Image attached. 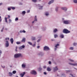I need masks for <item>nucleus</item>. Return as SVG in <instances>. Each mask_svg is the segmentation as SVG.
Here are the masks:
<instances>
[{"label":"nucleus","mask_w":77,"mask_h":77,"mask_svg":"<svg viewBox=\"0 0 77 77\" xmlns=\"http://www.w3.org/2000/svg\"><path fill=\"white\" fill-rule=\"evenodd\" d=\"M35 37H32V40H35Z\"/></svg>","instance_id":"7c9ffc66"},{"label":"nucleus","mask_w":77,"mask_h":77,"mask_svg":"<svg viewBox=\"0 0 77 77\" xmlns=\"http://www.w3.org/2000/svg\"><path fill=\"white\" fill-rule=\"evenodd\" d=\"M18 18L16 17L15 19V21H18Z\"/></svg>","instance_id":"e433bc0d"},{"label":"nucleus","mask_w":77,"mask_h":77,"mask_svg":"<svg viewBox=\"0 0 77 77\" xmlns=\"http://www.w3.org/2000/svg\"><path fill=\"white\" fill-rule=\"evenodd\" d=\"M7 17H5V22L6 23H8V20H7Z\"/></svg>","instance_id":"4be33fe9"},{"label":"nucleus","mask_w":77,"mask_h":77,"mask_svg":"<svg viewBox=\"0 0 77 77\" xmlns=\"http://www.w3.org/2000/svg\"><path fill=\"white\" fill-rule=\"evenodd\" d=\"M43 68H46V66H43Z\"/></svg>","instance_id":"13d9d810"},{"label":"nucleus","mask_w":77,"mask_h":77,"mask_svg":"<svg viewBox=\"0 0 77 77\" xmlns=\"http://www.w3.org/2000/svg\"><path fill=\"white\" fill-rule=\"evenodd\" d=\"M63 32L64 33H66V34H67V33H69L70 32V31L66 29H63Z\"/></svg>","instance_id":"f03ea898"},{"label":"nucleus","mask_w":77,"mask_h":77,"mask_svg":"<svg viewBox=\"0 0 77 77\" xmlns=\"http://www.w3.org/2000/svg\"><path fill=\"white\" fill-rule=\"evenodd\" d=\"M66 73H68V72H70V70H66Z\"/></svg>","instance_id":"37998d69"},{"label":"nucleus","mask_w":77,"mask_h":77,"mask_svg":"<svg viewBox=\"0 0 77 77\" xmlns=\"http://www.w3.org/2000/svg\"><path fill=\"white\" fill-rule=\"evenodd\" d=\"M32 1L33 2H37V0H32Z\"/></svg>","instance_id":"f704fd0d"},{"label":"nucleus","mask_w":77,"mask_h":77,"mask_svg":"<svg viewBox=\"0 0 77 77\" xmlns=\"http://www.w3.org/2000/svg\"><path fill=\"white\" fill-rule=\"evenodd\" d=\"M8 74L9 75V76H11V75H12V73L10 72Z\"/></svg>","instance_id":"f3484780"},{"label":"nucleus","mask_w":77,"mask_h":77,"mask_svg":"<svg viewBox=\"0 0 77 77\" xmlns=\"http://www.w3.org/2000/svg\"><path fill=\"white\" fill-rule=\"evenodd\" d=\"M30 73L31 74H34V75H36V72L35 70H32L30 72Z\"/></svg>","instance_id":"7ed1b4c3"},{"label":"nucleus","mask_w":77,"mask_h":77,"mask_svg":"<svg viewBox=\"0 0 77 77\" xmlns=\"http://www.w3.org/2000/svg\"><path fill=\"white\" fill-rule=\"evenodd\" d=\"M51 61H49V64H51Z\"/></svg>","instance_id":"6e6d98bb"},{"label":"nucleus","mask_w":77,"mask_h":77,"mask_svg":"<svg viewBox=\"0 0 77 77\" xmlns=\"http://www.w3.org/2000/svg\"><path fill=\"white\" fill-rule=\"evenodd\" d=\"M54 2V0H52L51 1H50L48 3V5H50L51 4V3H53Z\"/></svg>","instance_id":"1a4fd4ad"},{"label":"nucleus","mask_w":77,"mask_h":77,"mask_svg":"<svg viewBox=\"0 0 77 77\" xmlns=\"http://www.w3.org/2000/svg\"><path fill=\"white\" fill-rule=\"evenodd\" d=\"M22 66L23 68H25L26 67V65L25 64H22Z\"/></svg>","instance_id":"b1692460"},{"label":"nucleus","mask_w":77,"mask_h":77,"mask_svg":"<svg viewBox=\"0 0 77 77\" xmlns=\"http://www.w3.org/2000/svg\"><path fill=\"white\" fill-rule=\"evenodd\" d=\"M44 74H45V75H46V74H47V73H46V72H44Z\"/></svg>","instance_id":"603ef678"},{"label":"nucleus","mask_w":77,"mask_h":77,"mask_svg":"<svg viewBox=\"0 0 77 77\" xmlns=\"http://www.w3.org/2000/svg\"><path fill=\"white\" fill-rule=\"evenodd\" d=\"M16 44H17V45H18L19 44H21V42H16Z\"/></svg>","instance_id":"aec40b11"},{"label":"nucleus","mask_w":77,"mask_h":77,"mask_svg":"<svg viewBox=\"0 0 77 77\" xmlns=\"http://www.w3.org/2000/svg\"><path fill=\"white\" fill-rule=\"evenodd\" d=\"M9 21L10 22H11V19H9Z\"/></svg>","instance_id":"69168bd1"},{"label":"nucleus","mask_w":77,"mask_h":77,"mask_svg":"<svg viewBox=\"0 0 77 77\" xmlns=\"http://www.w3.org/2000/svg\"><path fill=\"white\" fill-rule=\"evenodd\" d=\"M61 9L63 10H64V11H66L67 10V8L66 7H63L61 8Z\"/></svg>","instance_id":"9b49d317"},{"label":"nucleus","mask_w":77,"mask_h":77,"mask_svg":"<svg viewBox=\"0 0 77 77\" xmlns=\"http://www.w3.org/2000/svg\"><path fill=\"white\" fill-rule=\"evenodd\" d=\"M35 45H36L35 44H34L33 45V46L35 47Z\"/></svg>","instance_id":"864d4df0"},{"label":"nucleus","mask_w":77,"mask_h":77,"mask_svg":"<svg viewBox=\"0 0 77 77\" xmlns=\"http://www.w3.org/2000/svg\"><path fill=\"white\" fill-rule=\"evenodd\" d=\"M74 49V48L72 47H71L69 48L70 50H73Z\"/></svg>","instance_id":"c85d7f7f"},{"label":"nucleus","mask_w":77,"mask_h":77,"mask_svg":"<svg viewBox=\"0 0 77 77\" xmlns=\"http://www.w3.org/2000/svg\"><path fill=\"white\" fill-rule=\"evenodd\" d=\"M39 71H41V70H42V68H40L38 69Z\"/></svg>","instance_id":"79ce46f5"},{"label":"nucleus","mask_w":77,"mask_h":77,"mask_svg":"<svg viewBox=\"0 0 77 77\" xmlns=\"http://www.w3.org/2000/svg\"><path fill=\"white\" fill-rule=\"evenodd\" d=\"M44 50H50V48H49V47H47V46H45L44 48Z\"/></svg>","instance_id":"20e7f679"},{"label":"nucleus","mask_w":77,"mask_h":77,"mask_svg":"<svg viewBox=\"0 0 77 77\" xmlns=\"http://www.w3.org/2000/svg\"><path fill=\"white\" fill-rule=\"evenodd\" d=\"M10 41L11 44H13V43L14 42V39H13V38H11L10 39Z\"/></svg>","instance_id":"4468645a"},{"label":"nucleus","mask_w":77,"mask_h":77,"mask_svg":"<svg viewBox=\"0 0 77 77\" xmlns=\"http://www.w3.org/2000/svg\"><path fill=\"white\" fill-rule=\"evenodd\" d=\"M54 36L55 38H56L58 37V35H57V34H55Z\"/></svg>","instance_id":"6ab92c4d"},{"label":"nucleus","mask_w":77,"mask_h":77,"mask_svg":"<svg viewBox=\"0 0 77 77\" xmlns=\"http://www.w3.org/2000/svg\"><path fill=\"white\" fill-rule=\"evenodd\" d=\"M20 50H22V49H23V48H22V47H21L19 48Z\"/></svg>","instance_id":"de8ad7c7"},{"label":"nucleus","mask_w":77,"mask_h":77,"mask_svg":"<svg viewBox=\"0 0 77 77\" xmlns=\"http://www.w3.org/2000/svg\"><path fill=\"white\" fill-rule=\"evenodd\" d=\"M70 75H71V76H72V77H73V75H72V74H70Z\"/></svg>","instance_id":"5fc2aeb1"},{"label":"nucleus","mask_w":77,"mask_h":77,"mask_svg":"<svg viewBox=\"0 0 77 77\" xmlns=\"http://www.w3.org/2000/svg\"><path fill=\"white\" fill-rule=\"evenodd\" d=\"M64 24H68L69 23V22L68 21L64 20L63 21Z\"/></svg>","instance_id":"0eeeda50"},{"label":"nucleus","mask_w":77,"mask_h":77,"mask_svg":"<svg viewBox=\"0 0 77 77\" xmlns=\"http://www.w3.org/2000/svg\"><path fill=\"white\" fill-rule=\"evenodd\" d=\"M25 74V72H24L23 73H21L20 74V77H23Z\"/></svg>","instance_id":"9d476101"},{"label":"nucleus","mask_w":77,"mask_h":77,"mask_svg":"<svg viewBox=\"0 0 77 77\" xmlns=\"http://www.w3.org/2000/svg\"><path fill=\"white\" fill-rule=\"evenodd\" d=\"M3 5V3H0V6H1V5Z\"/></svg>","instance_id":"e2e57ef3"},{"label":"nucleus","mask_w":77,"mask_h":77,"mask_svg":"<svg viewBox=\"0 0 77 77\" xmlns=\"http://www.w3.org/2000/svg\"><path fill=\"white\" fill-rule=\"evenodd\" d=\"M54 72H55V71H57L58 70V68H57V67L56 66L55 68H54Z\"/></svg>","instance_id":"423d86ee"},{"label":"nucleus","mask_w":77,"mask_h":77,"mask_svg":"<svg viewBox=\"0 0 77 77\" xmlns=\"http://www.w3.org/2000/svg\"><path fill=\"white\" fill-rule=\"evenodd\" d=\"M27 13H29L30 12V10H28L27 11Z\"/></svg>","instance_id":"3c124183"},{"label":"nucleus","mask_w":77,"mask_h":77,"mask_svg":"<svg viewBox=\"0 0 77 77\" xmlns=\"http://www.w3.org/2000/svg\"><path fill=\"white\" fill-rule=\"evenodd\" d=\"M17 46L16 47V50H15L16 51H17Z\"/></svg>","instance_id":"a18cd8bd"},{"label":"nucleus","mask_w":77,"mask_h":77,"mask_svg":"<svg viewBox=\"0 0 77 77\" xmlns=\"http://www.w3.org/2000/svg\"><path fill=\"white\" fill-rule=\"evenodd\" d=\"M47 71H51V69L49 67H48L47 68Z\"/></svg>","instance_id":"2eb2a0df"},{"label":"nucleus","mask_w":77,"mask_h":77,"mask_svg":"<svg viewBox=\"0 0 77 77\" xmlns=\"http://www.w3.org/2000/svg\"><path fill=\"white\" fill-rule=\"evenodd\" d=\"M8 11H11V8H8Z\"/></svg>","instance_id":"58836bf2"},{"label":"nucleus","mask_w":77,"mask_h":77,"mask_svg":"<svg viewBox=\"0 0 77 77\" xmlns=\"http://www.w3.org/2000/svg\"><path fill=\"white\" fill-rule=\"evenodd\" d=\"M20 57H23V55L21 54H17L14 55V57L15 58H17Z\"/></svg>","instance_id":"f257e3e1"},{"label":"nucleus","mask_w":77,"mask_h":77,"mask_svg":"<svg viewBox=\"0 0 77 77\" xmlns=\"http://www.w3.org/2000/svg\"><path fill=\"white\" fill-rule=\"evenodd\" d=\"M34 21H32V24L33 23H34Z\"/></svg>","instance_id":"338daca9"},{"label":"nucleus","mask_w":77,"mask_h":77,"mask_svg":"<svg viewBox=\"0 0 77 77\" xmlns=\"http://www.w3.org/2000/svg\"><path fill=\"white\" fill-rule=\"evenodd\" d=\"M3 29H4V27L2 28V29L1 30V32H2L3 31Z\"/></svg>","instance_id":"c03bdc74"},{"label":"nucleus","mask_w":77,"mask_h":77,"mask_svg":"<svg viewBox=\"0 0 77 77\" xmlns=\"http://www.w3.org/2000/svg\"><path fill=\"white\" fill-rule=\"evenodd\" d=\"M73 45L75 46V45H77V43H74L73 44Z\"/></svg>","instance_id":"ea45409f"},{"label":"nucleus","mask_w":77,"mask_h":77,"mask_svg":"<svg viewBox=\"0 0 77 77\" xmlns=\"http://www.w3.org/2000/svg\"><path fill=\"white\" fill-rule=\"evenodd\" d=\"M36 18H37L36 16H35V20H34L35 21H37V19Z\"/></svg>","instance_id":"5701e85b"},{"label":"nucleus","mask_w":77,"mask_h":77,"mask_svg":"<svg viewBox=\"0 0 77 77\" xmlns=\"http://www.w3.org/2000/svg\"><path fill=\"white\" fill-rule=\"evenodd\" d=\"M39 55H41V56H42V54H43V53L42 52H40L39 54Z\"/></svg>","instance_id":"cd10ccee"},{"label":"nucleus","mask_w":77,"mask_h":77,"mask_svg":"<svg viewBox=\"0 0 77 77\" xmlns=\"http://www.w3.org/2000/svg\"><path fill=\"white\" fill-rule=\"evenodd\" d=\"M61 77H66V75L65 74H63L62 75Z\"/></svg>","instance_id":"a211bd4d"},{"label":"nucleus","mask_w":77,"mask_h":77,"mask_svg":"<svg viewBox=\"0 0 77 77\" xmlns=\"http://www.w3.org/2000/svg\"><path fill=\"white\" fill-rule=\"evenodd\" d=\"M47 13H46L45 14V15H46V16H47V15H49V14H48V12H47Z\"/></svg>","instance_id":"c9c22d12"},{"label":"nucleus","mask_w":77,"mask_h":77,"mask_svg":"<svg viewBox=\"0 0 77 77\" xmlns=\"http://www.w3.org/2000/svg\"><path fill=\"white\" fill-rule=\"evenodd\" d=\"M69 64L70 65H72L73 66H77V63H69Z\"/></svg>","instance_id":"6e6552de"},{"label":"nucleus","mask_w":77,"mask_h":77,"mask_svg":"<svg viewBox=\"0 0 77 77\" xmlns=\"http://www.w3.org/2000/svg\"><path fill=\"white\" fill-rule=\"evenodd\" d=\"M1 54H2V51H1V50H0V55H1Z\"/></svg>","instance_id":"bf43d9fd"},{"label":"nucleus","mask_w":77,"mask_h":77,"mask_svg":"<svg viewBox=\"0 0 77 77\" xmlns=\"http://www.w3.org/2000/svg\"><path fill=\"white\" fill-rule=\"evenodd\" d=\"M22 32H23V31H21V30L20 31V33H22Z\"/></svg>","instance_id":"0e129e2a"},{"label":"nucleus","mask_w":77,"mask_h":77,"mask_svg":"<svg viewBox=\"0 0 77 77\" xmlns=\"http://www.w3.org/2000/svg\"><path fill=\"white\" fill-rule=\"evenodd\" d=\"M60 37L61 38H64V35L63 34H61L60 35Z\"/></svg>","instance_id":"ddd939ff"},{"label":"nucleus","mask_w":77,"mask_h":77,"mask_svg":"<svg viewBox=\"0 0 77 77\" xmlns=\"http://www.w3.org/2000/svg\"><path fill=\"white\" fill-rule=\"evenodd\" d=\"M8 18H10L11 17L9 15H8Z\"/></svg>","instance_id":"680f3d73"},{"label":"nucleus","mask_w":77,"mask_h":77,"mask_svg":"<svg viewBox=\"0 0 77 77\" xmlns=\"http://www.w3.org/2000/svg\"><path fill=\"white\" fill-rule=\"evenodd\" d=\"M22 14H26V11H22Z\"/></svg>","instance_id":"2f4dec72"},{"label":"nucleus","mask_w":77,"mask_h":77,"mask_svg":"<svg viewBox=\"0 0 77 77\" xmlns=\"http://www.w3.org/2000/svg\"><path fill=\"white\" fill-rule=\"evenodd\" d=\"M6 43H5V46L6 47H9V42H8V41H6Z\"/></svg>","instance_id":"39448f33"},{"label":"nucleus","mask_w":77,"mask_h":77,"mask_svg":"<svg viewBox=\"0 0 77 77\" xmlns=\"http://www.w3.org/2000/svg\"><path fill=\"white\" fill-rule=\"evenodd\" d=\"M59 44H57L55 45V47H56V48H57V46H59Z\"/></svg>","instance_id":"393cba45"},{"label":"nucleus","mask_w":77,"mask_h":77,"mask_svg":"<svg viewBox=\"0 0 77 77\" xmlns=\"http://www.w3.org/2000/svg\"><path fill=\"white\" fill-rule=\"evenodd\" d=\"M22 32L23 33H26V31H25V30H23L22 31Z\"/></svg>","instance_id":"49530a36"},{"label":"nucleus","mask_w":77,"mask_h":77,"mask_svg":"<svg viewBox=\"0 0 77 77\" xmlns=\"http://www.w3.org/2000/svg\"><path fill=\"white\" fill-rule=\"evenodd\" d=\"M69 60L70 62H74V60L71 59H69Z\"/></svg>","instance_id":"473e14b6"},{"label":"nucleus","mask_w":77,"mask_h":77,"mask_svg":"<svg viewBox=\"0 0 77 77\" xmlns=\"http://www.w3.org/2000/svg\"><path fill=\"white\" fill-rule=\"evenodd\" d=\"M57 48H54L55 51L57 50Z\"/></svg>","instance_id":"052dcab7"},{"label":"nucleus","mask_w":77,"mask_h":77,"mask_svg":"<svg viewBox=\"0 0 77 77\" xmlns=\"http://www.w3.org/2000/svg\"><path fill=\"white\" fill-rule=\"evenodd\" d=\"M2 17L0 16V22H1L2 21Z\"/></svg>","instance_id":"4c0bfd02"},{"label":"nucleus","mask_w":77,"mask_h":77,"mask_svg":"<svg viewBox=\"0 0 77 77\" xmlns=\"http://www.w3.org/2000/svg\"><path fill=\"white\" fill-rule=\"evenodd\" d=\"M57 31V29H55L53 31V32L54 33H56V32Z\"/></svg>","instance_id":"dca6fc26"},{"label":"nucleus","mask_w":77,"mask_h":77,"mask_svg":"<svg viewBox=\"0 0 77 77\" xmlns=\"http://www.w3.org/2000/svg\"><path fill=\"white\" fill-rule=\"evenodd\" d=\"M28 44H29V45H32V43H31V42H28Z\"/></svg>","instance_id":"412c9836"},{"label":"nucleus","mask_w":77,"mask_h":77,"mask_svg":"<svg viewBox=\"0 0 77 77\" xmlns=\"http://www.w3.org/2000/svg\"><path fill=\"white\" fill-rule=\"evenodd\" d=\"M40 47V46H38L37 47V48H39Z\"/></svg>","instance_id":"4d7b16f0"},{"label":"nucleus","mask_w":77,"mask_h":77,"mask_svg":"<svg viewBox=\"0 0 77 77\" xmlns=\"http://www.w3.org/2000/svg\"><path fill=\"white\" fill-rule=\"evenodd\" d=\"M21 42H26V38H23L22 39V40L21 41Z\"/></svg>","instance_id":"f8f14e48"},{"label":"nucleus","mask_w":77,"mask_h":77,"mask_svg":"<svg viewBox=\"0 0 77 77\" xmlns=\"http://www.w3.org/2000/svg\"><path fill=\"white\" fill-rule=\"evenodd\" d=\"M42 7H43L42 6H40V8H39V9H42Z\"/></svg>","instance_id":"72a5a7b5"},{"label":"nucleus","mask_w":77,"mask_h":77,"mask_svg":"<svg viewBox=\"0 0 77 77\" xmlns=\"http://www.w3.org/2000/svg\"><path fill=\"white\" fill-rule=\"evenodd\" d=\"M39 41H40V39H38L37 40V42H39Z\"/></svg>","instance_id":"09e8293b"},{"label":"nucleus","mask_w":77,"mask_h":77,"mask_svg":"<svg viewBox=\"0 0 77 77\" xmlns=\"http://www.w3.org/2000/svg\"><path fill=\"white\" fill-rule=\"evenodd\" d=\"M17 72V71H13V74H16V73Z\"/></svg>","instance_id":"bb28decb"},{"label":"nucleus","mask_w":77,"mask_h":77,"mask_svg":"<svg viewBox=\"0 0 77 77\" xmlns=\"http://www.w3.org/2000/svg\"><path fill=\"white\" fill-rule=\"evenodd\" d=\"M55 10L56 11H58V8H56L55 9Z\"/></svg>","instance_id":"8fccbe9b"},{"label":"nucleus","mask_w":77,"mask_h":77,"mask_svg":"<svg viewBox=\"0 0 77 77\" xmlns=\"http://www.w3.org/2000/svg\"><path fill=\"white\" fill-rule=\"evenodd\" d=\"M73 2L75 3H77V0H73Z\"/></svg>","instance_id":"a878e982"},{"label":"nucleus","mask_w":77,"mask_h":77,"mask_svg":"<svg viewBox=\"0 0 77 77\" xmlns=\"http://www.w3.org/2000/svg\"><path fill=\"white\" fill-rule=\"evenodd\" d=\"M22 48H25V46H24V45H22Z\"/></svg>","instance_id":"a19ab883"},{"label":"nucleus","mask_w":77,"mask_h":77,"mask_svg":"<svg viewBox=\"0 0 77 77\" xmlns=\"http://www.w3.org/2000/svg\"><path fill=\"white\" fill-rule=\"evenodd\" d=\"M11 8L12 9H13V10H14V9H15V7H11Z\"/></svg>","instance_id":"c756f323"},{"label":"nucleus","mask_w":77,"mask_h":77,"mask_svg":"<svg viewBox=\"0 0 77 77\" xmlns=\"http://www.w3.org/2000/svg\"><path fill=\"white\" fill-rule=\"evenodd\" d=\"M5 30H8V29L7 28H5Z\"/></svg>","instance_id":"774afa93"}]
</instances>
